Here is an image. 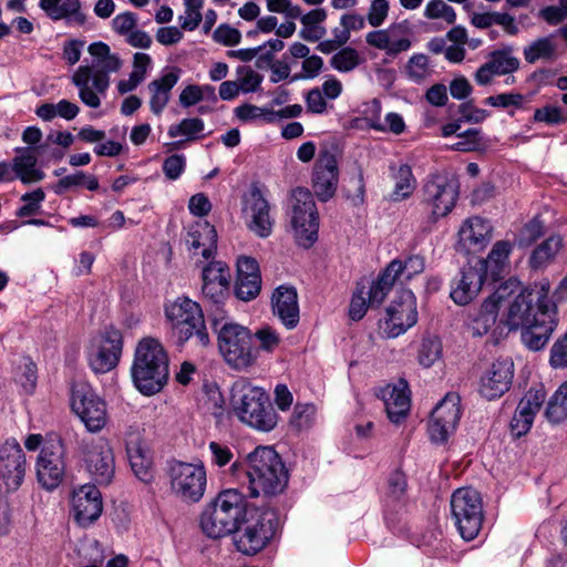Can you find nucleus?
<instances>
[{"label": "nucleus", "instance_id": "f257e3e1", "mask_svg": "<svg viewBox=\"0 0 567 567\" xmlns=\"http://www.w3.org/2000/svg\"><path fill=\"white\" fill-rule=\"evenodd\" d=\"M548 280L536 282L522 290L509 302L504 323L511 329H522L523 343L533 351L543 349L555 331L557 306L549 299Z\"/></svg>", "mask_w": 567, "mask_h": 567}, {"label": "nucleus", "instance_id": "f03ea898", "mask_svg": "<svg viewBox=\"0 0 567 567\" xmlns=\"http://www.w3.org/2000/svg\"><path fill=\"white\" fill-rule=\"evenodd\" d=\"M87 51L93 56L92 65L79 66L72 75V83L79 90L81 102L97 109L101 105L100 95H105L110 86V73L117 72L122 61L101 41L90 44Z\"/></svg>", "mask_w": 567, "mask_h": 567}, {"label": "nucleus", "instance_id": "7ed1b4c3", "mask_svg": "<svg viewBox=\"0 0 567 567\" xmlns=\"http://www.w3.org/2000/svg\"><path fill=\"white\" fill-rule=\"evenodd\" d=\"M247 476L252 497L278 495L288 484V471L270 446H258L248 455Z\"/></svg>", "mask_w": 567, "mask_h": 567}, {"label": "nucleus", "instance_id": "20e7f679", "mask_svg": "<svg viewBox=\"0 0 567 567\" xmlns=\"http://www.w3.org/2000/svg\"><path fill=\"white\" fill-rule=\"evenodd\" d=\"M135 386L145 395L159 392L168 379V358L158 340L145 338L136 347L132 365Z\"/></svg>", "mask_w": 567, "mask_h": 567}, {"label": "nucleus", "instance_id": "39448f33", "mask_svg": "<svg viewBox=\"0 0 567 567\" xmlns=\"http://www.w3.org/2000/svg\"><path fill=\"white\" fill-rule=\"evenodd\" d=\"M247 502L237 489L220 492L200 514V528L209 538H221L234 533L246 514Z\"/></svg>", "mask_w": 567, "mask_h": 567}, {"label": "nucleus", "instance_id": "423d86ee", "mask_svg": "<svg viewBox=\"0 0 567 567\" xmlns=\"http://www.w3.org/2000/svg\"><path fill=\"white\" fill-rule=\"evenodd\" d=\"M231 404L235 414L247 425L262 432L271 431L277 424V414L268 394L258 386L238 382L233 388Z\"/></svg>", "mask_w": 567, "mask_h": 567}, {"label": "nucleus", "instance_id": "0eeeda50", "mask_svg": "<svg viewBox=\"0 0 567 567\" xmlns=\"http://www.w3.org/2000/svg\"><path fill=\"white\" fill-rule=\"evenodd\" d=\"M218 334V347L228 365L236 370H246L257 361L259 350L254 346L251 331L238 323L213 321Z\"/></svg>", "mask_w": 567, "mask_h": 567}, {"label": "nucleus", "instance_id": "6e6552de", "mask_svg": "<svg viewBox=\"0 0 567 567\" xmlns=\"http://www.w3.org/2000/svg\"><path fill=\"white\" fill-rule=\"evenodd\" d=\"M166 319L172 324L173 337L178 344L190 338L202 347L209 344V336L200 306L187 297H179L165 307Z\"/></svg>", "mask_w": 567, "mask_h": 567}, {"label": "nucleus", "instance_id": "1a4fd4ad", "mask_svg": "<svg viewBox=\"0 0 567 567\" xmlns=\"http://www.w3.org/2000/svg\"><path fill=\"white\" fill-rule=\"evenodd\" d=\"M234 537L237 549L245 555H255L266 547L274 537L278 518L272 509L251 508L246 511Z\"/></svg>", "mask_w": 567, "mask_h": 567}, {"label": "nucleus", "instance_id": "9d476101", "mask_svg": "<svg viewBox=\"0 0 567 567\" xmlns=\"http://www.w3.org/2000/svg\"><path fill=\"white\" fill-rule=\"evenodd\" d=\"M167 475L172 493L182 502L194 504L204 497L207 473L202 461L188 463L174 460L168 463Z\"/></svg>", "mask_w": 567, "mask_h": 567}, {"label": "nucleus", "instance_id": "9b49d317", "mask_svg": "<svg viewBox=\"0 0 567 567\" xmlns=\"http://www.w3.org/2000/svg\"><path fill=\"white\" fill-rule=\"evenodd\" d=\"M451 513L464 540L470 542L477 537L484 519V509L482 496L476 489H456L451 497Z\"/></svg>", "mask_w": 567, "mask_h": 567}, {"label": "nucleus", "instance_id": "f8f14e48", "mask_svg": "<svg viewBox=\"0 0 567 567\" xmlns=\"http://www.w3.org/2000/svg\"><path fill=\"white\" fill-rule=\"evenodd\" d=\"M290 221L296 241L309 248L318 238L319 216L312 193L303 187L292 190Z\"/></svg>", "mask_w": 567, "mask_h": 567}, {"label": "nucleus", "instance_id": "ddd939ff", "mask_svg": "<svg viewBox=\"0 0 567 567\" xmlns=\"http://www.w3.org/2000/svg\"><path fill=\"white\" fill-rule=\"evenodd\" d=\"M458 195V182L445 172L430 174L422 186V204L430 210L433 220L447 216Z\"/></svg>", "mask_w": 567, "mask_h": 567}, {"label": "nucleus", "instance_id": "4468645a", "mask_svg": "<svg viewBox=\"0 0 567 567\" xmlns=\"http://www.w3.org/2000/svg\"><path fill=\"white\" fill-rule=\"evenodd\" d=\"M487 276V261L472 257L450 282V297L454 303L466 306L481 292Z\"/></svg>", "mask_w": 567, "mask_h": 567}, {"label": "nucleus", "instance_id": "2eb2a0df", "mask_svg": "<svg viewBox=\"0 0 567 567\" xmlns=\"http://www.w3.org/2000/svg\"><path fill=\"white\" fill-rule=\"evenodd\" d=\"M416 322V298L411 290H403L386 308V316L379 327L385 338H396Z\"/></svg>", "mask_w": 567, "mask_h": 567}, {"label": "nucleus", "instance_id": "dca6fc26", "mask_svg": "<svg viewBox=\"0 0 567 567\" xmlns=\"http://www.w3.org/2000/svg\"><path fill=\"white\" fill-rule=\"evenodd\" d=\"M65 449L60 439L48 441L41 449L35 472L39 484L47 491L56 488L65 475Z\"/></svg>", "mask_w": 567, "mask_h": 567}, {"label": "nucleus", "instance_id": "f3484780", "mask_svg": "<svg viewBox=\"0 0 567 567\" xmlns=\"http://www.w3.org/2000/svg\"><path fill=\"white\" fill-rule=\"evenodd\" d=\"M123 349V337L120 330L107 328L103 333L91 340L87 360L95 373H106L120 362Z\"/></svg>", "mask_w": 567, "mask_h": 567}, {"label": "nucleus", "instance_id": "a211bd4d", "mask_svg": "<svg viewBox=\"0 0 567 567\" xmlns=\"http://www.w3.org/2000/svg\"><path fill=\"white\" fill-rule=\"evenodd\" d=\"M243 205L247 228L259 238H268L275 219L270 215V204L258 184H251L243 198Z\"/></svg>", "mask_w": 567, "mask_h": 567}, {"label": "nucleus", "instance_id": "6ab92c4d", "mask_svg": "<svg viewBox=\"0 0 567 567\" xmlns=\"http://www.w3.org/2000/svg\"><path fill=\"white\" fill-rule=\"evenodd\" d=\"M512 282L501 285L478 308L472 309L464 321L465 329L474 338L485 336L496 323L501 305L512 292Z\"/></svg>", "mask_w": 567, "mask_h": 567}, {"label": "nucleus", "instance_id": "aec40b11", "mask_svg": "<svg viewBox=\"0 0 567 567\" xmlns=\"http://www.w3.org/2000/svg\"><path fill=\"white\" fill-rule=\"evenodd\" d=\"M71 406L90 432H99L105 426L107 422L106 404L89 386H73Z\"/></svg>", "mask_w": 567, "mask_h": 567}, {"label": "nucleus", "instance_id": "412c9836", "mask_svg": "<svg viewBox=\"0 0 567 567\" xmlns=\"http://www.w3.org/2000/svg\"><path fill=\"white\" fill-rule=\"evenodd\" d=\"M461 419L460 396L447 393L433 409L427 431L432 442L445 443Z\"/></svg>", "mask_w": 567, "mask_h": 567}, {"label": "nucleus", "instance_id": "4be33fe9", "mask_svg": "<svg viewBox=\"0 0 567 567\" xmlns=\"http://www.w3.org/2000/svg\"><path fill=\"white\" fill-rule=\"evenodd\" d=\"M86 470L93 480L101 485L112 482L115 473V463L112 449L104 439H96L81 443Z\"/></svg>", "mask_w": 567, "mask_h": 567}, {"label": "nucleus", "instance_id": "5701e85b", "mask_svg": "<svg viewBox=\"0 0 567 567\" xmlns=\"http://www.w3.org/2000/svg\"><path fill=\"white\" fill-rule=\"evenodd\" d=\"M339 168L336 155L328 150L320 151L312 175V188L321 202H328L336 194Z\"/></svg>", "mask_w": 567, "mask_h": 567}, {"label": "nucleus", "instance_id": "b1692460", "mask_svg": "<svg viewBox=\"0 0 567 567\" xmlns=\"http://www.w3.org/2000/svg\"><path fill=\"white\" fill-rule=\"evenodd\" d=\"M514 378V362L509 358L497 359L480 381V393L487 400H496L507 392Z\"/></svg>", "mask_w": 567, "mask_h": 567}, {"label": "nucleus", "instance_id": "393cba45", "mask_svg": "<svg viewBox=\"0 0 567 567\" xmlns=\"http://www.w3.org/2000/svg\"><path fill=\"white\" fill-rule=\"evenodd\" d=\"M25 455L16 440H7L0 446V477L9 491H16L25 474Z\"/></svg>", "mask_w": 567, "mask_h": 567}, {"label": "nucleus", "instance_id": "a878e982", "mask_svg": "<svg viewBox=\"0 0 567 567\" xmlns=\"http://www.w3.org/2000/svg\"><path fill=\"white\" fill-rule=\"evenodd\" d=\"M406 21L393 23L386 29L371 31L367 34L365 41L369 45L382 50L389 56H396L401 52L410 50L412 42L409 37Z\"/></svg>", "mask_w": 567, "mask_h": 567}, {"label": "nucleus", "instance_id": "bb28decb", "mask_svg": "<svg viewBox=\"0 0 567 567\" xmlns=\"http://www.w3.org/2000/svg\"><path fill=\"white\" fill-rule=\"evenodd\" d=\"M202 293L216 306L224 303L229 293L230 269L223 261H212L202 269Z\"/></svg>", "mask_w": 567, "mask_h": 567}, {"label": "nucleus", "instance_id": "cd10ccee", "mask_svg": "<svg viewBox=\"0 0 567 567\" xmlns=\"http://www.w3.org/2000/svg\"><path fill=\"white\" fill-rule=\"evenodd\" d=\"M71 504L74 519L81 527L90 526L103 511L101 492L90 484L82 485L73 492Z\"/></svg>", "mask_w": 567, "mask_h": 567}, {"label": "nucleus", "instance_id": "c85d7f7f", "mask_svg": "<svg viewBox=\"0 0 567 567\" xmlns=\"http://www.w3.org/2000/svg\"><path fill=\"white\" fill-rule=\"evenodd\" d=\"M492 239L491 224L477 216L467 218L458 230L457 249L465 254L482 251Z\"/></svg>", "mask_w": 567, "mask_h": 567}, {"label": "nucleus", "instance_id": "c756f323", "mask_svg": "<svg viewBox=\"0 0 567 567\" xmlns=\"http://www.w3.org/2000/svg\"><path fill=\"white\" fill-rule=\"evenodd\" d=\"M272 312L287 329H293L299 322L298 293L295 287L281 285L271 297Z\"/></svg>", "mask_w": 567, "mask_h": 567}, {"label": "nucleus", "instance_id": "7c9ffc66", "mask_svg": "<svg viewBox=\"0 0 567 567\" xmlns=\"http://www.w3.org/2000/svg\"><path fill=\"white\" fill-rule=\"evenodd\" d=\"M380 398L384 402L388 417L392 423H400L406 417L411 401L405 380H400L396 384H388L382 388L380 390Z\"/></svg>", "mask_w": 567, "mask_h": 567}, {"label": "nucleus", "instance_id": "2f4dec72", "mask_svg": "<svg viewBox=\"0 0 567 567\" xmlns=\"http://www.w3.org/2000/svg\"><path fill=\"white\" fill-rule=\"evenodd\" d=\"M42 146L18 148L20 155L16 156L12 161V169L16 177L23 184L40 182L44 178V173L37 168V155L40 153Z\"/></svg>", "mask_w": 567, "mask_h": 567}, {"label": "nucleus", "instance_id": "473e14b6", "mask_svg": "<svg viewBox=\"0 0 567 567\" xmlns=\"http://www.w3.org/2000/svg\"><path fill=\"white\" fill-rule=\"evenodd\" d=\"M179 79L178 71L164 74L148 83L147 89L151 93L150 107L155 115H159L171 99V91Z\"/></svg>", "mask_w": 567, "mask_h": 567}, {"label": "nucleus", "instance_id": "72a5a7b5", "mask_svg": "<svg viewBox=\"0 0 567 567\" xmlns=\"http://www.w3.org/2000/svg\"><path fill=\"white\" fill-rule=\"evenodd\" d=\"M217 241V233L215 228L207 221L196 224L187 234L186 243L189 249L194 251L202 248V256L209 259L215 249Z\"/></svg>", "mask_w": 567, "mask_h": 567}, {"label": "nucleus", "instance_id": "f704fd0d", "mask_svg": "<svg viewBox=\"0 0 567 567\" xmlns=\"http://www.w3.org/2000/svg\"><path fill=\"white\" fill-rule=\"evenodd\" d=\"M39 6L52 20L73 19L79 23L85 21V16L80 12V0H40Z\"/></svg>", "mask_w": 567, "mask_h": 567}, {"label": "nucleus", "instance_id": "c9c22d12", "mask_svg": "<svg viewBox=\"0 0 567 567\" xmlns=\"http://www.w3.org/2000/svg\"><path fill=\"white\" fill-rule=\"evenodd\" d=\"M126 452L135 476L144 483L151 482L153 480V467L148 451L138 442H128Z\"/></svg>", "mask_w": 567, "mask_h": 567}, {"label": "nucleus", "instance_id": "e433bc0d", "mask_svg": "<svg viewBox=\"0 0 567 567\" xmlns=\"http://www.w3.org/2000/svg\"><path fill=\"white\" fill-rule=\"evenodd\" d=\"M523 55L529 64L540 60L553 62L558 58L557 44L553 35L537 38L523 49Z\"/></svg>", "mask_w": 567, "mask_h": 567}, {"label": "nucleus", "instance_id": "4c0bfd02", "mask_svg": "<svg viewBox=\"0 0 567 567\" xmlns=\"http://www.w3.org/2000/svg\"><path fill=\"white\" fill-rule=\"evenodd\" d=\"M79 112L80 107L68 100H61L56 104L43 103L35 109L37 116L45 122H50L56 116L71 121L78 116Z\"/></svg>", "mask_w": 567, "mask_h": 567}, {"label": "nucleus", "instance_id": "58836bf2", "mask_svg": "<svg viewBox=\"0 0 567 567\" xmlns=\"http://www.w3.org/2000/svg\"><path fill=\"white\" fill-rule=\"evenodd\" d=\"M395 278L385 268L370 286L365 287V296L371 308L379 307L393 288Z\"/></svg>", "mask_w": 567, "mask_h": 567}, {"label": "nucleus", "instance_id": "ea45409f", "mask_svg": "<svg viewBox=\"0 0 567 567\" xmlns=\"http://www.w3.org/2000/svg\"><path fill=\"white\" fill-rule=\"evenodd\" d=\"M487 63L495 75H506L514 73L519 69L520 65L519 60L513 55V48L511 47L493 51Z\"/></svg>", "mask_w": 567, "mask_h": 567}, {"label": "nucleus", "instance_id": "a19ab883", "mask_svg": "<svg viewBox=\"0 0 567 567\" xmlns=\"http://www.w3.org/2000/svg\"><path fill=\"white\" fill-rule=\"evenodd\" d=\"M425 268L423 257L419 255H413L404 260L393 259L388 266L386 269L391 275L396 279L403 277L405 280L412 279L414 276L423 272Z\"/></svg>", "mask_w": 567, "mask_h": 567}, {"label": "nucleus", "instance_id": "79ce46f5", "mask_svg": "<svg viewBox=\"0 0 567 567\" xmlns=\"http://www.w3.org/2000/svg\"><path fill=\"white\" fill-rule=\"evenodd\" d=\"M563 240L560 236H550L539 246H537L530 256V266L542 268L554 259L561 248Z\"/></svg>", "mask_w": 567, "mask_h": 567}, {"label": "nucleus", "instance_id": "37998d69", "mask_svg": "<svg viewBox=\"0 0 567 567\" xmlns=\"http://www.w3.org/2000/svg\"><path fill=\"white\" fill-rule=\"evenodd\" d=\"M546 416L553 423H559L567 419V381L549 399Z\"/></svg>", "mask_w": 567, "mask_h": 567}, {"label": "nucleus", "instance_id": "c03bdc74", "mask_svg": "<svg viewBox=\"0 0 567 567\" xmlns=\"http://www.w3.org/2000/svg\"><path fill=\"white\" fill-rule=\"evenodd\" d=\"M404 71L408 79L414 83H421L425 81L433 73L429 58L422 53L413 54L409 59Z\"/></svg>", "mask_w": 567, "mask_h": 567}, {"label": "nucleus", "instance_id": "a18cd8bd", "mask_svg": "<svg viewBox=\"0 0 567 567\" xmlns=\"http://www.w3.org/2000/svg\"><path fill=\"white\" fill-rule=\"evenodd\" d=\"M546 399V392L543 386L529 389L519 401L516 411L520 415H529L535 419Z\"/></svg>", "mask_w": 567, "mask_h": 567}, {"label": "nucleus", "instance_id": "49530a36", "mask_svg": "<svg viewBox=\"0 0 567 567\" xmlns=\"http://www.w3.org/2000/svg\"><path fill=\"white\" fill-rule=\"evenodd\" d=\"M204 127V121L199 117L184 118L178 124L171 125L167 134L172 138L183 135L187 141H194L200 137Z\"/></svg>", "mask_w": 567, "mask_h": 567}, {"label": "nucleus", "instance_id": "de8ad7c7", "mask_svg": "<svg viewBox=\"0 0 567 567\" xmlns=\"http://www.w3.org/2000/svg\"><path fill=\"white\" fill-rule=\"evenodd\" d=\"M526 101V96L518 92H507L491 95L484 100V103L492 107L508 110V114L514 115V111H512L511 109L520 110L524 107V103Z\"/></svg>", "mask_w": 567, "mask_h": 567}, {"label": "nucleus", "instance_id": "09e8293b", "mask_svg": "<svg viewBox=\"0 0 567 567\" xmlns=\"http://www.w3.org/2000/svg\"><path fill=\"white\" fill-rule=\"evenodd\" d=\"M394 179L395 199L408 198L413 193L416 184L411 167L408 164H401L394 174Z\"/></svg>", "mask_w": 567, "mask_h": 567}, {"label": "nucleus", "instance_id": "8fccbe9b", "mask_svg": "<svg viewBox=\"0 0 567 567\" xmlns=\"http://www.w3.org/2000/svg\"><path fill=\"white\" fill-rule=\"evenodd\" d=\"M317 409L311 403H297L293 408L289 424L297 431L309 429L316 419Z\"/></svg>", "mask_w": 567, "mask_h": 567}, {"label": "nucleus", "instance_id": "3c124183", "mask_svg": "<svg viewBox=\"0 0 567 567\" xmlns=\"http://www.w3.org/2000/svg\"><path fill=\"white\" fill-rule=\"evenodd\" d=\"M361 62L358 51L347 47L338 51L330 60V65L339 72H350Z\"/></svg>", "mask_w": 567, "mask_h": 567}, {"label": "nucleus", "instance_id": "603ef678", "mask_svg": "<svg viewBox=\"0 0 567 567\" xmlns=\"http://www.w3.org/2000/svg\"><path fill=\"white\" fill-rule=\"evenodd\" d=\"M235 114L243 122L262 120L266 123H274L275 110L246 103L237 106Z\"/></svg>", "mask_w": 567, "mask_h": 567}, {"label": "nucleus", "instance_id": "864d4df0", "mask_svg": "<svg viewBox=\"0 0 567 567\" xmlns=\"http://www.w3.org/2000/svg\"><path fill=\"white\" fill-rule=\"evenodd\" d=\"M457 138L456 143L449 146L453 151L467 153L478 151L482 147L481 130L478 128H468L457 134Z\"/></svg>", "mask_w": 567, "mask_h": 567}, {"label": "nucleus", "instance_id": "5fc2aeb1", "mask_svg": "<svg viewBox=\"0 0 567 567\" xmlns=\"http://www.w3.org/2000/svg\"><path fill=\"white\" fill-rule=\"evenodd\" d=\"M442 344L437 338H425L419 350V362L425 368L432 367L441 358Z\"/></svg>", "mask_w": 567, "mask_h": 567}, {"label": "nucleus", "instance_id": "6e6d98bb", "mask_svg": "<svg viewBox=\"0 0 567 567\" xmlns=\"http://www.w3.org/2000/svg\"><path fill=\"white\" fill-rule=\"evenodd\" d=\"M424 17L430 20L443 19L446 23L453 24L456 20V12L443 0H431L425 6Z\"/></svg>", "mask_w": 567, "mask_h": 567}, {"label": "nucleus", "instance_id": "4d7b16f0", "mask_svg": "<svg viewBox=\"0 0 567 567\" xmlns=\"http://www.w3.org/2000/svg\"><path fill=\"white\" fill-rule=\"evenodd\" d=\"M261 289V277H248L245 278H237L236 285H235V292L237 298L244 301H249L255 299Z\"/></svg>", "mask_w": 567, "mask_h": 567}, {"label": "nucleus", "instance_id": "13d9d810", "mask_svg": "<svg viewBox=\"0 0 567 567\" xmlns=\"http://www.w3.org/2000/svg\"><path fill=\"white\" fill-rule=\"evenodd\" d=\"M45 194L42 188H37L33 192L25 193L21 196V200L24 205L21 206L18 212V217H29L35 215L41 209V203L44 200Z\"/></svg>", "mask_w": 567, "mask_h": 567}, {"label": "nucleus", "instance_id": "bf43d9fd", "mask_svg": "<svg viewBox=\"0 0 567 567\" xmlns=\"http://www.w3.org/2000/svg\"><path fill=\"white\" fill-rule=\"evenodd\" d=\"M369 300L365 296V286L359 284L349 306V317L353 321L361 320L369 308Z\"/></svg>", "mask_w": 567, "mask_h": 567}, {"label": "nucleus", "instance_id": "052dcab7", "mask_svg": "<svg viewBox=\"0 0 567 567\" xmlns=\"http://www.w3.org/2000/svg\"><path fill=\"white\" fill-rule=\"evenodd\" d=\"M534 122L546 123L548 125H558L567 122V116L563 114V110L554 105H545L536 109L533 115Z\"/></svg>", "mask_w": 567, "mask_h": 567}, {"label": "nucleus", "instance_id": "680f3d73", "mask_svg": "<svg viewBox=\"0 0 567 567\" xmlns=\"http://www.w3.org/2000/svg\"><path fill=\"white\" fill-rule=\"evenodd\" d=\"M237 73L239 75L238 84L240 90L245 93L257 91L264 79L261 74L249 66L238 68Z\"/></svg>", "mask_w": 567, "mask_h": 567}, {"label": "nucleus", "instance_id": "e2e57ef3", "mask_svg": "<svg viewBox=\"0 0 567 567\" xmlns=\"http://www.w3.org/2000/svg\"><path fill=\"white\" fill-rule=\"evenodd\" d=\"M252 336L259 342L256 347L259 351L272 352L280 343V336L269 326L258 329Z\"/></svg>", "mask_w": 567, "mask_h": 567}, {"label": "nucleus", "instance_id": "0e129e2a", "mask_svg": "<svg viewBox=\"0 0 567 567\" xmlns=\"http://www.w3.org/2000/svg\"><path fill=\"white\" fill-rule=\"evenodd\" d=\"M186 167V157L183 154H174L165 158L163 173L169 181L178 179Z\"/></svg>", "mask_w": 567, "mask_h": 567}, {"label": "nucleus", "instance_id": "69168bd1", "mask_svg": "<svg viewBox=\"0 0 567 567\" xmlns=\"http://www.w3.org/2000/svg\"><path fill=\"white\" fill-rule=\"evenodd\" d=\"M544 234V224L539 217H534L522 229L519 237L520 246H529Z\"/></svg>", "mask_w": 567, "mask_h": 567}, {"label": "nucleus", "instance_id": "338daca9", "mask_svg": "<svg viewBox=\"0 0 567 567\" xmlns=\"http://www.w3.org/2000/svg\"><path fill=\"white\" fill-rule=\"evenodd\" d=\"M458 112L462 122L474 124L482 123L489 116L488 111L476 107L471 101L462 103L458 107Z\"/></svg>", "mask_w": 567, "mask_h": 567}, {"label": "nucleus", "instance_id": "774afa93", "mask_svg": "<svg viewBox=\"0 0 567 567\" xmlns=\"http://www.w3.org/2000/svg\"><path fill=\"white\" fill-rule=\"evenodd\" d=\"M137 25V18L133 12H123L112 20L113 30L126 38Z\"/></svg>", "mask_w": 567, "mask_h": 567}]
</instances>
